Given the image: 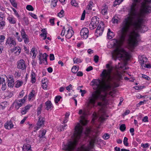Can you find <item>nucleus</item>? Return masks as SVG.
Here are the masks:
<instances>
[{
	"label": "nucleus",
	"mask_w": 151,
	"mask_h": 151,
	"mask_svg": "<svg viewBox=\"0 0 151 151\" xmlns=\"http://www.w3.org/2000/svg\"><path fill=\"white\" fill-rule=\"evenodd\" d=\"M151 0H133L130 12L132 16H129L122 23L121 33L119 40H114V45L116 48L112 53V55H130L129 54L120 47L126 38L129 49L133 52L137 46L139 34L135 30L140 29L143 20V16L140 14L136 15V11L139 7L142 12L145 14L151 12V7L147 3Z\"/></svg>",
	"instance_id": "f257e3e1"
},
{
	"label": "nucleus",
	"mask_w": 151,
	"mask_h": 151,
	"mask_svg": "<svg viewBox=\"0 0 151 151\" xmlns=\"http://www.w3.org/2000/svg\"><path fill=\"white\" fill-rule=\"evenodd\" d=\"M90 84L93 86V89L96 90L92 92L91 96L88 98V108H91L94 106L96 100L104 101L105 97L101 93L103 87L100 80L93 79L91 81Z\"/></svg>",
	"instance_id": "f03ea898"
},
{
	"label": "nucleus",
	"mask_w": 151,
	"mask_h": 151,
	"mask_svg": "<svg viewBox=\"0 0 151 151\" xmlns=\"http://www.w3.org/2000/svg\"><path fill=\"white\" fill-rule=\"evenodd\" d=\"M83 128L79 124L75 127V132L73 136V141L69 142L66 145H63L62 149L66 151H82L83 149L82 147L77 148L76 146L78 142L81 137Z\"/></svg>",
	"instance_id": "7ed1b4c3"
},
{
	"label": "nucleus",
	"mask_w": 151,
	"mask_h": 151,
	"mask_svg": "<svg viewBox=\"0 0 151 151\" xmlns=\"http://www.w3.org/2000/svg\"><path fill=\"white\" fill-rule=\"evenodd\" d=\"M107 69H104L100 75L102 80L105 81L109 80L111 77V74L112 70V67H107Z\"/></svg>",
	"instance_id": "20e7f679"
},
{
	"label": "nucleus",
	"mask_w": 151,
	"mask_h": 151,
	"mask_svg": "<svg viewBox=\"0 0 151 151\" xmlns=\"http://www.w3.org/2000/svg\"><path fill=\"white\" fill-rule=\"evenodd\" d=\"M90 129L88 128H86L85 134L86 137L89 138L90 140L89 145L91 146H93L94 145L96 140V137L94 135H93Z\"/></svg>",
	"instance_id": "39448f33"
},
{
	"label": "nucleus",
	"mask_w": 151,
	"mask_h": 151,
	"mask_svg": "<svg viewBox=\"0 0 151 151\" xmlns=\"http://www.w3.org/2000/svg\"><path fill=\"white\" fill-rule=\"evenodd\" d=\"M138 61L141 66H151L147 58L144 55H139L138 56Z\"/></svg>",
	"instance_id": "423d86ee"
},
{
	"label": "nucleus",
	"mask_w": 151,
	"mask_h": 151,
	"mask_svg": "<svg viewBox=\"0 0 151 151\" xmlns=\"http://www.w3.org/2000/svg\"><path fill=\"white\" fill-rule=\"evenodd\" d=\"M38 120L37 123V125L34 128V131L36 132L40 128L44 126L45 120L44 117H42L41 115H40L38 117Z\"/></svg>",
	"instance_id": "0eeeda50"
},
{
	"label": "nucleus",
	"mask_w": 151,
	"mask_h": 151,
	"mask_svg": "<svg viewBox=\"0 0 151 151\" xmlns=\"http://www.w3.org/2000/svg\"><path fill=\"white\" fill-rule=\"evenodd\" d=\"M104 23L101 22L98 26L95 32V35L97 37L102 35L104 30Z\"/></svg>",
	"instance_id": "6e6552de"
},
{
	"label": "nucleus",
	"mask_w": 151,
	"mask_h": 151,
	"mask_svg": "<svg viewBox=\"0 0 151 151\" xmlns=\"http://www.w3.org/2000/svg\"><path fill=\"white\" fill-rule=\"evenodd\" d=\"M99 23V19L96 17H94L92 18L91 22L89 25V28L92 30L96 28Z\"/></svg>",
	"instance_id": "1a4fd4ad"
},
{
	"label": "nucleus",
	"mask_w": 151,
	"mask_h": 151,
	"mask_svg": "<svg viewBox=\"0 0 151 151\" xmlns=\"http://www.w3.org/2000/svg\"><path fill=\"white\" fill-rule=\"evenodd\" d=\"M78 114L80 115L82 114V115L81 116V119L80 120L81 124L83 126L86 125L87 122L85 118V116L86 115V111H83L81 109L79 110Z\"/></svg>",
	"instance_id": "9d476101"
},
{
	"label": "nucleus",
	"mask_w": 151,
	"mask_h": 151,
	"mask_svg": "<svg viewBox=\"0 0 151 151\" xmlns=\"http://www.w3.org/2000/svg\"><path fill=\"white\" fill-rule=\"evenodd\" d=\"M5 44L6 45H7V46L12 47L16 45V42L14 39L12 37H8L7 39Z\"/></svg>",
	"instance_id": "9b49d317"
},
{
	"label": "nucleus",
	"mask_w": 151,
	"mask_h": 151,
	"mask_svg": "<svg viewBox=\"0 0 151 151\" xmlns=\"http://www.w3.org/2000/svg\"><path fill=\"white\" fill-rule=\"evenodd\" d=\"M25 100V97H24L19 100H17L14 101L13 103V105L15 106V109L17 110L24 103Z\"/></svg>",
	"instance_id": "f8f14e48"
},
{
	"label": "nucleus",
	"mask_w": 151,
	"mask_h": 151,
	"mask_svg": "<svg viewBox=\"0 0 151 151\" xmlns=\"http://www.w3.org/2000/svg\"><path fill=\"white\" fill-rule=\"evenodd\" d=\"M21 34L22 38V39L24 40V43L26 44H27L29 41L28 36L26 34L24 29L23 28L21 29Z\"/></svg>",
	"instance_id": "ddd939ff"
},
{
	"label": "nucleus",
	"mask_w": 151,
	"mask_h": 151,
	"mask_svg": "<svg viewBox=\"0 0 151 151\" xmlns=\"http://www.w3.org/2000/svg\"><path fill=\"white\" fill-rule=\"evenodd\" d=\"M88 29L86 28H83L81 30L80 34L82 38L86 39L88 37Z\"/></svg>",
	"instance_id": "4468645a"
},
{
	"label": "nucleus",
	"mask_w": 151,
	"mask_h": 151,
	"mask_svg": "<svg viewBox=\"0 0 151 151\" xmlns=\"http://www.w3.org/2000/svg\"><path fill=\"white\" fill-rule=\"evenodd\" d=\"M14 125L11 121H7L4 124V127L6 129H10L13 128Z\"/></svg>",
	"instance_id": "2eb2a0df"
},
{
	"label": "nucleus",
	"mask_w": 151,
	"mask_h": 151,
	"mask_svg": "<svg viewBox=\"0 0 151 151\" xmlns=\"http://www.w3.org/2000/svg\"><path fill=\"white\" fill-rule=\"evenodd\" d=\"M45 105L46 106L45 109L47 110H51L53 108V106L50 101H47L45 102Z\"/></svg>",
	"instance_id": "dca6fc26"
},
{
	"label": "nucleus",
	"mask_w": 151,
	"mask_h": 151,
	"mask_svg": "<svg viewBox=\"0 0 151 151\" xmlns=\"http://www.w3.org/2000/svg\"><path fill=\"white\" fill-rule=\"evenodd\" d=\"M32 105L30 104H28L24 107L22 108L21 112L22 115L26 114L27 112L29 109L30 108L32 107Z\"/></svg>",
	"instance_id": "f3484780"
},
{
	"label": "nucleus",
	"mask_w": 151,
	"mask_h": 151,
	"mask_svg": "<svg viewBox=\"0 0 151 151\" xmlns=\"http://www.w3.org/2000/svg\"><path fill=\"white\" fill-rule=\"evenodd\" d=\"M108 7L106 5L102 7L101 10V13L103 15H105L107 14Z\"/></svg>",
	"instance_id": "a211bd4d"
},
{
	"label": "nucleus",
	"mask_w": 151,
	"mask_h": 151,
	"mask_svg": "<svg viewBox=\"0 0 151 151\" xmlns=\"http://www.w3.org/2000/svg\"><path fill=\"white\" fill-rule=\"evenodd\" d=\"M7 19L10 24H14L16 23V19L14 17L9 16L7 18Z\"/></svg>",
	"instance_id": "6ab92c4d"
},
{
	"label": "nucleus",
	"mask_w": 151,
	"mask_h": 151,
	"mask_svg": "<svg viewBox=\"0 0 151 151\" xmlns=\"http://www.w3.org/2000/svg\"><path fill=\"white\" fill-rule=\"evenodd\" d=\"M47 81L46 78H43L42 80V86L44 89L47 88Z\"/></svg>",
	"instance_id": "aec40b11"
},
{
	"label": "nucleus",
	"mask_w": 151,
	"mask_h": 151,
	"mask_svg": "<svg viewBox=\"0 0 151 151\" xmlns=\"http://www.w3.org/2000/svg\"><path fill=\"white\" fill-rule=\"evenodd\" d=\"M114 36V33L111 32L110 29H108L107 37L109 39H111Z\"/></svg>",
	"instance_id": "412c9836"
},
{
	"label": "nucleus",
	"mask_w": 151,
	"mask_h": 151,
	"mask_svg": "<svg viewBox=\"0 0 151 151\" xmlns=\"http://www.w3.org/2000/svg\"><path fill=\"white\" fill-rule=\"evenodd\" d=\"M48 55L46 53H44L42 56L43 58V64L44 65H46L47 64V58L48 57Z\"/></svg>",
	"instance_id": "4be33fe9"
},
{
	"label": "nucleus",
	"mask_w": 151,
	"mask_h": 151,
	"mask_svg": "<svg viewBox=\"0 0 151 151\" xmlns=\"http://www.w3.org/2000/svg\"><path fill=\"white\" fill-rule=\"evenodd\" d=\"M74 33V32L73 31H72V33L70 30V29H69L67 31V34L66 35L65 37L69 39L72 37Z\"/></svg>",
	"instance_id": "5701e85b"
},
{
	"label": "nucleus",
	"mask_w": 151,
	"mask_h": 151,
	"mask_svg": "<svg viewBox=\"0 0 151 151\" xmlns=\"http://www.w3.org/2000/svg\"><path fill=\"white\" fill-rule=\"evenodd\" d=\"M17 65V66H26L25 62L23 59H21L18 61Z\"/></svg>",
	"instance_id": "b1692460"
},
{
	"label": "nucleus",
	"mask_w": 151,
	"mask_h": 151,
	"mask_svg": "<svg viewBox=\"0 0 151 151\" xmlns=\"http://www.w3.org/2000/svg\"><path fill=\"white\" fill-rule=\"evenodd\" d=\"M35 96V91L34 90H32L30 92L28 96V99L30 100L32 98Z\"/></svg>",
	"instance_id": "393cba45"
},
{
	"label": "nucleus",
	"mask_w": 151,
	"mask_h": 151,
	"mask_svg": "<svg viewBox=\"0 0 151 151\" xmlns=\"http://www.w3.org/2000/svg\"><path fill=\"white\" fill-rule=\"evenodd\" d=\"M37 50H35V49L33 48H32L31 51L30 52V53L31 55H33L32 56V58H34L36 56V54L37 53Z\"/></svg>",
	"instance_id": "a878e982"
},
{
	"label": "nucleus",
	"mask_w": 151,
	"mask_h": 151,
	"mask_svg": "<svg viewBox=\"0 0 151 151\" xmlns=\"http://www.w3.org/2000/svg\"><path fill=\"white\" fill-rule=\"evenodd\" d=\"M31 146L29 144H25L23 146L22 150L23 151H28L30 149Z\"/></svg>",
	"instance_id": "bb28decb"
},
{
	"label": "nucleus",
	"mask_w": 151,
	"mask_h": 151,
	"mask_svg": "<svg viewBox=\"0 0 151 151\" xmlns=\"http://www.w3.org/2000/svg\"><path fill=\"white\" fill-rule=\"evenodd\" d=\"M31 81L32 83H34L36 81L35 78V73L32 72L31 75Z\"/></svg>",
	"instance_id": "cd10ccee"
},
{
	"label": "nucleus",
	"mask_w": 151,
	"mask_h": 151,
	"mask_svg": "<svg viewBox=\"0 0 151 151\" xmlns=\"http://www.w3.org/2000/svg\"><path fill=\"white\" fill-rule=\"evenodd\" d=\"M42 106L43 104H41L37 108V114L38 116L39 115L41 114L42 108Z\"/></svg>",
	"instance_id": "c85d7f7f"
},
{
	"label": "nucleus",
	"mask_w": 151,
	"mask_h": 151,
	"mask_svg": "<svg viewBox=\"0 0 151 151\" xmlns=\"http://www.w3.org/2000/svg\"><path fill=\"white\" fill-rule=\"evenodd\" d=\"M14 85V81L13 80L11 79L8 81V85L9 87H13Z\"/></svg>",
	"instance_id": "c756f323"
},
{
	"label": "nucleus",
	"mask_w": 151,
	"mask_h": 151,
	"mask_svg": "<svg viewBox=\"0 0 151 151\" xmlns=\"http://www.w3.org/2000/svg\"><path fill=\"white\" fill-rule=\"evenodd\" d=\"M79 70V67H73L71 68L72 72L76 73H77Z\"/></svg>",
	"instance_id": "7c9ffc66"
},
{
	"label": "nucleus",
	"mask_w": 151,
	"mask_h": 151,
	"mask_svg": "<svg viewBox=\"0 0 151 151\" xmlns=\"http://www.w3.org/2000/svg\"><path fill=\"white\" fill-rule=\"evenodd\" d=\"M46 131L45 130H43L40 131L41 133H40L39 137L41 138H43L44 135H45Z\"/></svg>",
	"instance_id": "2f4dec72"
},
{
	"label": "nucleus",
	"mask_w": 151,
	"mask_h": 151,
	"mask_svg": "<svg viewBox=\"0 0 151 151\" xmlns=\"http://www.w3.org/2000/svg\"><path fill=\"white\" fill-rule=\"evenodd\" d=\"M67 126V124H64V125H61L58 128V130L60 132L63 131L65 129V127Z\"/></svg>",
	"instance_id": "473e14b6"
},
{
	"label": "nucleus",
	"mask_w": 151,
	"mask_h": 151,
	"mask_svg": "<svg viewBox=\"0 0 151 151\" xmlns=\"http://www.w3.org/2000/svg\"><path fill=\"white\" fill-rule=\"evenodd\" d=\"M124 0H115L114 2V6H115L120 4Z\"/></svg>",
	"instance_id": "72a5a7b5"
},
{
	"label": "nucleus",
	"mask_w": 151,
	"mask_h": 151,
	"mask_svg": "<svg viewBox=\"0 0 151 151\" xmlns=\"http://www.w3.org/2000/svg\"><path fill=\"white\" fill-rule=\"evenodd\" d=\"M104 114L105 113L104 112L99 117V120L101 122L104 121L105 119L104 117Z\"/></svg>",
	"instance_id": "f704fd0d"
},
{
	"label": "nucleus",
	"mask_w": 151,
	"mask_h": 151,
	"mask_svg": "<svg viewBox=\"0 0 151 151\" xmlns=\"http://www.w3.org/2000/svg\"><path fill=\"white\" fill-rule=\"evenodd\" d=\"M10 1L12 6L14 7L17 8V4L15 0H10Z\"/></svg>",
	"instance_id": "c9c22d12"
},
{
	"label": "nucleus",
	"mask_w": 151,
	"mask_h": 151,
	"mask_svg": "<svg viewBox=\"0 0 151 151\" xmlns=\"http://www.w3.org/2000/svg\"><path fill=\"white\" fill-rule=\"evenodd\" d=\"M23 23L26 25H28L29 23V21L27 18L24 17L23 19Z\"/></svg>",
	"instance_id": "e433bc0d"
},
{
	"label": "nucleus",
	"mask_w": 151,
	"mask_h": 151,
	"mask_svg": "<svg viewBox=\"0 0 151 151\" xmlns=\"http://www.w3.org/2000/svg\"><path fill=\"white\" fill-rule=\"evenodd\" d=\"M1 84H2V86L1 88L2 90L3 91H4L6 89V86L5 84V80L4 83L2 82V81H1Z\"/></svg>",
	"instance_id": "4c0bfd02"
},
{
	"label": "nucleus",
	"mask_w": 151,
	"mask_h": 151,
	"mask_svg": "<svg viewBox=\"0 0 151 151\" xmlns=\"http://www.w3.org/2000/svg\"><path fill=\"white\" fill-rule=\"evenodd\" d=\"M17 83L16 85V87L18 88L21 86L23 84V82L22 81H17Z\"/></svg>",
	"instance_id": "58836bf2"
},
{
	"label": "nucleus",
	"mask_w": 151,
	"mask_h": 151,
	"mask_svg": "<svg viewBox=\"0 0 151 151\" xmlns=\"http://www.w3.org/2000/svg\"><path fill=\"white\" fill-rule=\"evenodd\" d=\"M5 25V22L4 21H1L0 22V29H3Z\"/></svg>",
	"instance_id": "ea45409f"
},
{
	"label": "nucleus",
	"mask_w": 151,
	"mask_h": 151,
	"mask_svg": "<svg viewBox=\"0 0 151 151\" xmlns=\"http://www.w3.org/2000/svg\"><path fill=\"white\" fill-rule=\"evenodd\" d=\"M126 128V126L125 124H122L119 127L120 130L122 132H124Z\"/></svg>",
	"instance_id": "a19ab883"
},
{
	"label": "nucleus",
	"mask_w": 151,
	"mask_h": 151,
	"mask_svg": "<svg viewBox=\"0 0 151 151\" xmlns=\"http://www.w3.org/2000/svg\"><path fill=\"white\" fill-rule=\"evenodd\" d=\"M62 98V97L60 96H57L55 97V102L56 104L60 100V99Z\"/></svg>",
	"instance_id": "79ce46f5"
},
{
	"label": "nucleus",
	"mask_w": 151,
	"mask_h": 151,
	"mask_svg": "<svg viewBox=\"0 0 151 151\" xmlns=\"http://www.w3.org/2000/svg\"><path fill=\"white\" fill-rule=\"evenodd\" d=\"M123 143L124 145L126 146H128L129 144L128 143V138L126 137H125L124 138L123 140Z\"/></svg>",
	"instance_id": "37998d69"
},
{
	"label": "nucleus",
	"mask_w": 151,
	"mask_h": 151,
	"mask_svg": "<svg viewBox=\"0 0 151 151\" xmlns=\"http://www.w3.org/2000/svg\"><path fill=\"white\" fill-rule=\"evenodd\" d=\"M64 11L63 10H62L58 14V16L60 18L63 17L64 15Z\"/></svg>",
	"instance_id": "c03bdc74"
},
{
	"label": "nucleus",
	"mask_w": 151,
	"mask_h": 151,
	"mask_svg": "<svg viewBox=\"0 0 151 151\" xmlns=\"http://www.w3.org/2000/svg\"><path fill=\"white\" fill-rule=\"evenodd\" d=\"M71 4L72 5L75 6H77L78 5V3L76 2L75 0H72Z\"/></svg>",
	"instance_id": "a18cd8bd"
},
{
	"label": "nucleus",
	"mask_w": 151,
	"mask_h": 151,
	"mask_svg": "<svg viewBox=\"0 0 151 151\" xmlns=\"http://www.w3.org/2000/svg\"><path fill=\"white\" fill-rule=\"evenodd\" d=\"M74 63H79L81 62V60L78 58H75L73 60Z\"/></svg>",
	"instance_id": "49530a36"
},
{
	"label": "nucleus",
	"mask_w": 151,
	"mask_h": 151,
	"mask_svg": "<svg viewBox=\"0 0 151 151\" xmlns=\"http://www.w3.org/2000/svg\"><path fill=\"white\" fill-rule=\"evenodd\" d=\"M26 9L29 11H32L34 9L33 7L31 5H27L26 7Z\"/></svg>",
	"instance_id": "de8ad7c7"
},
{
	"label": "nucleus",
	"mask_w": 151,
	"mask_h": 151,
	"mask_svg": "<svg viewBox=\"0 0 151 151\" xmlns=\"http://www.w3.org/2000/svg\"><path fill=\"white\" fill-rule=\"evenodd\" d=\"M13 51L17 50L18 51L19 53H20L21 52V49L19 47L17 46L13 49Z\"/></svg>",
	"instance_id": "09e8293b"
},
{
	"label": "nucleus",
	"mask_w": 151,
	"mask_h": 151,
	"mask_svg": "<svg viewBox=\"0 0 151 151\" xmlns=\"http://www.w3.org/2000/svg\"><path fill=\"white\" fill-rule=\"evenodd\" d=\"M142 77L145 79L146 80L149 81L150 79V78L148 76L143 74H142Z\"/></svg>",
	"instance_id": "8fccbe9b"
},
{
	"label": "nucleus",
	"mask_w": 151,
	"mask_h": 151,
	"mask_svg": "<svg viewBox=\"0 0 151 151\" xmlns=\"http://www.w3.org/2000/svg\"><path fill=\"white\" fill-rule=\"evenodd\" d=\"M109 137V135L107 133H105L103 136V138L104 139H107Z\"/></svg>",
	"instance_id": "3c124183"
},
{
	"label": "nucleus",
	"mask_w": 151,
	"mask_h": 151,
	"mask_svg": "<svg viewBox=\"0 0 151 151\" xmlns=\"http://www.w3.org/2000/svg\"><path fill=\"white\" fill-rule=\"evenodd\" d=\"M12 9L13 10V11L14 12V14L18 18H19L20 17V16H19L18 13V12L15 9H14V8H13V7L12 8Z\"/></svg>",
	"instance_id": "603ef678"
},
{
	"label": "nucleus",
	"mask_w": 151,
	"mask_h": 151,
	"mask_svg": "<svg viewBox=\"0 0 151 151\" xmlns=\"http://www.w3.org/2000/svg\"><path fill=\"white\" fill-rule=\"evenodd\" d=\"M4 17V13L2 12H0V21H2Z\"/></svg>",
	"instance_id": "864d4df0"
},
{
	"label": "nucleus",
	"mask_w": 151,
	"mask_h": 151,
	"mask_svg": "<svg viewBox=\"0 0 151 151\" xmlns=\"http://www.w3.org/2000/svg\"><path fill=\"white\" fill-rule=\"evenodd\" d=\"M5 39V36L3 35H0V42H2L4 41Z\"/></svg>",
	"instance_id": "5fc2aeb1"
},
{
	"label": "nucleus",
	"mask_w": 151,
	"mask_h": 151,
	"mask_svg": "<svg viewBox=\"0 0 151 151\" xmlns=\"http://www.w3.org/2000/svg\"><path fill=\"white\" fill-rule=\"evenodd\" d=\"M146 100H144L143 101H140L139 103L137 104V107L141 105H143L144 104V102L146 101Z\"/></svg>",
	"instance_id": "6e6d98bb"
},
{
	"label": "nucleus",
	"mask_w": 151,
	"mask_h": 151,
	"mask_svg": "<svg viewBox=\"0 0 151 151\" xmlns=\"http://www.w3.org/2000/svg\"><path fill=\"white\" fill-rule=\"evenodd\" d=\"M148 117L147 116H145L142 119V121L143 122H148Z\"/></svg>",
	"instance_id": "4d7b16f0"
},
{
	"label": "nucleus",
	"mask_w": 151,
	"mask_h": 151,
	"mask_svg": "<svg viewBox=\"0 0 151 151\" xmlns=\"http://www.w3.org/2000/svg\"><path fill=\"white\" fill-rule=\"evenodd\" d=\"M149 145L148 143H146L145 144L142 143L141 144V146L143 148H147L148 147Z\"/></svg>",
	"instance_id": "13d9d810"
},
{
	"label": "nucleus",
	"mask_w": 151,
	"mask_h": 151,
	"mask_svg": "<svg viewBox=\"0 0 151 151\" xmlns=\"http://www.w3.org/2000/svg\"><path fill=\"white\" fill-rule=\"evenodd\" d=\"M29 14L30 16H31L32 17L34 18L35 19H37V16L35 14H33L32 13H29Z\"/></svg>",
	"instance_id": "bf43d9fd"
},
{
	"label": "nucleus",
	"mask_w": 151,
	"mask_h": 151,
	"mask_svg": "<svg viewBox=\"0 0 151 151\" xmlns=\"http://www.w3.org/2000/svg\"><path fill=\"white\" fill-rule=\"evenodd\" d=\"M99 57L97 55H96L94 56V60L95 61V62L97 63L99 60Z\"/></svg>",
	"instance_id": "052dcab7"
},
{
	"label": "nucleus",
	"mask_w": 151,
	"mask_h": 151,
	"mask_svg": "<svg viewBox=\"0 0 151 151\" xmlns=\"http://www.w3.org/2000/svg\"><path fill=\"white\" fill-rule=\"evenodd\" d=\"M50 60H54L55 59V57L54 54H51L50 55Z\"/></svg>",
	"instance_id": "680f3d73"
},
{
	"label": "nucleus",
	"mask_w": 151,
	"mask_h": 151,
	"mask_svg": "<svg viewBox=\"0 0 151 151\" xmlns=\"http://www.w3.org/2000/svg\"><path fill=\"white\" fill-rule=\"evenodd\" d=\"M80 92L81 93V96H83L86 93V91L85 90H83L82 89H80Z\"/></svg>",
	"instance_id": "e2e57ef3"
},
{
	"label": "nucleus",
	"mask_w": 151,
	"mask_h": 151,
	"mask_svg": "<svg viewBox=\"0 0 151 151\" xmlns=\"http://www.w3.org/2000/svg\"><path fill=\"white\" fill-rule=\"evenodd\" d=\"M65 27H63V29L62 30L61 33V35L62 36H64L65 33Z\"/></svg>",
	"instance_id": "0e129e2a"
},
{
	"label": "nucleus",
	"mask_w": 151,
	"mask_h": 151,
	"mask_svg": "<svg viewBox=\"0 0 151 151\" xmlns=\"http://www.w3.org/2000/svg\"><path fill=\"white\" fill-rule=\"evenodd\" d=\"M72 85L70 84L69 86L66 87V90L69 91H70L72 89Z\"/></svg>",
	"instance_id": "69168bd1"
},
{
	"label": "nucleus",
	"mask_w": 151,
	"mask_h": 151,
	"mask_svg": "<svg viewBox=\"0 0 151 151\" xmlns=\"http://www.w3.org/2000/svg\"><path fill=\"white\" fill-rule=\"evenodd\" d=\"M92 6V4L91 3H89V4L87 5L86 8L88 10H91L92 8L91 6Z\"/></svg>",
	"instance_id": "338daca9"
},
{
	"label": "nucleus",
	"mask_w": 151,
	"mask_h": 151,
	"mask_svg": "<svg viewBox=\"0 0 151 151\" xmlns=\"http://www.w3.org/2000/svg\"><path fill=\"white\" fill-rule=\"evenodd\" d=\"M56 3L57 2L56 1L54 2V1H52L51 4V7L52 6L53 7H55L57 5Z\"/></svg>",
	"instance_id": "774afa93"
}]
</instances>
